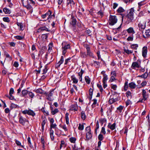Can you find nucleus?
<instances>
[{
  "label": "nucleus",
  "instance_id": "obj_22",
  "mask_svg": "<svg viewBox=\"0 0 150 150\" xmlns=\"http://www.w3.org/2000/svg\"><path fill=\"white\" fill-rule=\"evenodd\" d=\"M50 11V10H49L45 14H43L41 15V17L43 18H45L46 17L49 16V15L50 14V13H51Z\"/></svg>",
  "mask_w": 150,
  "mask_h": 150
},
{
  "label": "nucleus",
  "instance_id": "obj_30",
  "mask_svg": "<svg viewBox=\"0 0 150 150\" xmlns=\"http://www.w3.org/2000/svg\"><path fill=\"white\" fill-rule=\"evenodd\" d=\"M75 4L73 0H67V5H70V6L71 4L74 5Z\"/></svg>",
  "mask_w": 150,
  "mask_h": 150
},
{
  "label": "nucleus",
  "instance_id": "obj_16",
  "mask_svg": "<svg viewBox=\"0 0 150 150\" xmlns=\"http://www.w3.org/2000/svg\"><path fill=\"white\" fill-rule=\"evenodd\" d=\"M143 37L144 38H148L150 37V30L149 29L145 30L144 35H143Z\"/></svg>",
  "mask_w": 150,
  "mask_h": 150
},
{
  "label": "nucleus",
  "instance_id": "obj_19",
  "mask_svg": "<svg viewBox=\"0 0 150 150\" xmlns=\"http://www.w3.org/2000/svg\"><path fill=\"white\" fill-rule=\"evenodd\" d=\"M54 132L53 130L51 129L50 130V134L52 141H53L54 140Z\"/></svg>",
  "mask_w": 150,
  "mask_h": 150
},
{
  "label": "nucleus",
  "instance_id": "obj_58",
  "mask_svg": "<svg viewBox=\"0 0 150 150\" xmlns=\"http://www.w3.org/2000/svg\"><path fill=\"white\" fill-rule=\"evenodd\" d=\"M123 109V106L121 105H120L119 107L117 108V110L119 111L120 112H121L122 111V110Z\"/></svg>",
  "mask_w": 150,
  "mask_h": 150
},
{
  "label": "nucleus",
  "instance_id": "obj_41",
  "mask_svg": "<svg viewBox=\"0 0 150 150\" xmlns=\"http://www.w3.org/2000/svg\"><path fill=\"white\" fill-rule=\"evenodd\" d=\"M81 118L83 120H85L86 118V116L84 111L81 112Z\"/></svg>",
  "mask_w": 150,
  "mask_h": 150
},
{
  "label": "nucleus",
  "instance_id": "obj_1",
  "mask_svg": "<svg viewBox=\"0 0 150 150\" xmlns=\"http://www.w3.org/2000/svg\"><path fill=\"white\" fill-rule=\"evenodd\" d=\"M134 10L133 8H132L127 11V15L126 16L127 18L126 23H129L133 21L134 16Z\"/></svg>",
  "mask_w": 150,
  "mask_h": 150
},
{
  "label": "nucleus",
  "instance_id": "obj_37",
  "mask_svg": "<svg viewBox=\"0 0 150 150\" xmlns=\"http://www.w3.org/2000/svg\"><path fill=\"white\" fill-rule=\"evenodd\" d=\"M27 3L29 4H31L33 5H34L35 4V1L33 0H27Z\"/></svg>",
  "mask_w": 150,
  "mask_h": 150
},
{
  "label": "nucleus",
  "instance_id": "obj_26",
  "mask_svg": "<svg viewBox=\"0 0 150 150\" xmlns=\"http://www.w3.org/2000/svg\"><path fill=\"white\" fill-rule=\"evenodd\" d=\"M148 76V73L147 72H146L144 74L141 75H139L138 76V77H142L144 79L146 78Z\"/></svg>",
  "mask_w": 150,
  "mask_h": 150
},
{
  "label": "nucleus",
  "instance_id": "obj_47",
  "mask_svg": "<svg viewBox=\"0 0 150 150\" xmlns=\"http://www.w3.org/2000/svg\"><path fill=\"white\" fill-rule=\"evenodd\" d=\"M104 138V137L102 134H100L98 136V139L99 141H101L103 140Z\"/></svg>",
  "mask_w": 150,
  "mask_h": 150
},
{
  "label": "nucleus",
  "instance_id": "obj_33",
  "mask_svg": "<svg viewBox=\"0 0 150 150\" xmlns=\"http://www.w3.org/2000/svg\"><path fill=\"white\" fill-rule=\"evenodd\" d=\"M69 115V114L68 113H66L65 115L66 122L67 124H68L69 123V118L68 117Z\"/></svg>",
  "mask_w": 150,
  "mask_h": 150
},
{
  "label": "nucleus",
  "instance_id": "obj_59",
  "mask_svg": "<svg viewBox=\"0 0 150 150\" xmlns=\"http://www.w3.org/2000/svg\"><path fill=\"white\" fill-rule=\"evenodd\" d=\"M110 86L112 89L114 90H116L117 88V86L116 85H114L112 84Z\"/></svg>",
  "mask_w": 150,
  "mask_h": 150
},
{
  "label": "nucleus",
  "instance_id": "obj_10",
  "mask_svg": "<svg viewBox=\"0 0 150 150\" xmlns=\"http://www.w3.org/2000/svg\"><path fill=\"white\" fill-rule=\"evenodd\" d=\"M142 95L143 98V99H144V101L146 100L149 98V94L146 93V90L143 89L142 90Z\"/></svg>",
  "mask_w": 150,
  "mask_h": 150
},
{
  "label": "nucleus",
  "instance_id": "obj_56",
  "mask_svg": "<svg viewBox=\"0 0 150 150\" xmlns=\"http://www.w3.org/2000/svg\"><path fill=\"white\" fill-rule=\"evenodd\" d=\"M6 96L9 98L10 100H13L14 99V97L12 95H9V96L8 95H6Z\"/></svg>",
  "mask_w": 150,
  "mask_h": 150
},
{
  "label": "nucleus",
  "instance_id": "obj_18",
  "mask_svg": "<svg viewBox=\"0 0 150 150\" xmlns=\"http://www.w3.org/2000/svg\"><path fill=\"white\" fill-rule=\"evenodd\" d=\"M64 61V58L63 56H62L61 57L60 61L58 62L57 64V67H59L60 66V65L62 64L63 62Z\"/></svg>",
  "mask_w": 150,
  "mask_h": 150
},
{
  "label": "nucleus",
  "instance_id": "obj_9",
  "mask_svg": "<svg viewBox=\"0 0 150 150\" xmlns=\"http://www.w3.org/2000/svg\"><path fill=\"white\" fill-rule=\"evenodd\" d=\"M85 47L86 50V51L87 52V55L89 56L94 58V57L93 56V53L91 51H90V48L89 46L86 45L85 46Z\"/></svg>",
  "mask_w": 150,
  "mask_h": 150
},
{
  "label": "nucleus",
  "instance_id": "obj_61",
  "mask_svg": "<svg viewBox=\"0 0 150 150\" xmlns=\"http://www.w3.org/2000/svg\"><path fill=\"white\" fill-rule=\"evenodd\" d=\"M77 15L79 18H81L83 17L82 13L79 11H78L77 13Z\"/></svg>",
  "mask_w": 150,
  "mask_h": 150
},
{
  "label": "nucleus",
  "instance_id": "obj_39",
  "mask_svg": "<svg viewBox=\"0 0 150 150\" xmlns=\"http://www.w3.org/2000/svg\"><path fill=\"white\" fill-rule=\"evenodd\" d=\"M15 141L17 145L20 146L22 147H23V146L21 144V143L20 141L16 139H15Z\"/></svg>",
  "mask_w": 150,
  "mask_h": 150
},
{
  "label": "nucleus",
  "instance_id": "obj_13",
  "mask_svg": "<svg viewBox=\"0 0 150 150\" xmlns=\"http://www.w3.org/2000/svg\"><path fill=\"white\" fill-rule=\"evenodd\" d=\"M78 109V107L77 104H74L71 105L70 110L71 111H76Z\"/></svg>",
  "mask_w": 150,
  "mask_h": 150
},
{
  "label": "nucleus",
  "instance_id": "obj_7",
  "mask_svg": "<svg viewBox=\"0 0 150 150\" xmlns=\"http://www.w3.org/2000/svg\"><path fill=\"white\" fill-rule=\"evenodd\" d=\"M137 61L138 62H135L132 63L131 67L133 69H135L136 67L139 68L141 67L140 64L138 63L139 62V63L141 62L140 60L138 59Z\"/></svg>",
  "mask_w": 150,
  "mask_h": 150
},
{
  "label": "nucleus",
  "instance_id": "obj_57",
  "mask_svg": "<svg viewBox=\"0 0 150 150\" xmlns=\"http://www.w3.org/2000/svg\"><path fill=\"white\" fill-rule=\"evenodd\" d=\"M80 55L82 58H85L87 56V55L86 54L85 52H81Z\"/></svg>",
  "mask_w": 150,
  "mask_h": 150
},
{
  "label": "nucleus",
  "instance_id": "obj_62",
  "mask_svg": "<svg viewBox=\"0 0 150 150\" xmlns=\"http://www.w3.org/2000/svg\"><path fill=\"white\" fill-rule=\"evenodd\" d=\"M57 126V125L56 124H52L50 125V129H52V128H55Z\"/></svg>",
  "mask_w": 150,
  "mask_h": 150
},
{
  "label": "nucleus",
  "instance_id": "obj_55",
  "mask_svg": "<svg viewBox=\"0 0 150 150\" xmlns=\"http://www.w3.org/2000/svg\"><path fill=\"white\" fill-rule=\"evenodd\" d=\"M46 123V121L45 120H43L41 123L42 129L44 130V126Z\"/></svg>",
  "mask_w": 150,
  "mask_h": 150
},
{
  "label": "nucleus",
  "instance_id": "obj_6",
  "mask_svg": "<svg viewBox=\"0 0 150 150\" xmlns=\"http://www.w3.org/2000/svg\"><path fill=\"white\" fill-rule=\"evenodd\" d=\"M53 91H50L49 92L47 93L46 92L45 93V95L47 97V99L48 100L52 101L53 100L52 96L53 95Z\"/></svg>",
  "mask_w": 150,
  "mask_h": 150
},
{
  "label": "nucleus",
  "instance_id": "obj_60",
  "mask_svg": "<svg viewBox=\"0 0 150 150\" xmlns=\"http://www.w3.org/2000/svg\"><path fill=\"white\" fill-rule=\"evenodd\" d=\"M24 38L23 37L20 35H17L15 36V38L18 40H22Z\"/></svg>",
  "mask_w": 150,
  "mask_h": 150
},
{
  "label": "nucleus",
  "instance_id": "obj_20",
  "mask_svg": "<svg viewBox=\"0 0 150 150\" xmlns=\"http://www.w3.org/2000/svg\"><path fill=\"white\" fill-rule=\"evenodd\" d=\"M71 78L74 83H77L78 82V79H76L74 75L71 76Z\"/></svg>",
  "mask_w": 150,
  "mask_h": 150
},
{
  "label": "nucleus",
  "instance_id": "obj_51",
  "mask_svg": "<svg viewBox=\"0 0 150 150\" xmlns=\"http://www.w3.org/2000/svg\"><path fill=\"white\" fill-rule=\"evenodd\" d=\"M78 128L79 130H83L84 128L83 125L81 124H79V126L78 127Z\"/></svg>",
  "mask_w": 150,
  "mask_h": 150
},
{
  "label": "nucleus",
  "instance_id": "obj_31",
  "mask_svg": "<svg viewBox=\"0 0 150 150\" xmlns=\"http://www.w3.org/2000/svg\"><path fill=\"white\" fill-rule=\"evenodd\" d=\"M17 24L20 27V30H24L23 23H17Z\"/></svg>",
  "mask_w": 150,
  "mask_h": 150
},
{
  "label": "nucleus",
  "instance_id": "obj_4",
  "mask_svg": "<svg viewBox=\"0 0 150 150\" xmlns=\"http://www.w3.org/2000/svg\"><path fill=\"white\" fill-rule=\"evenodd\" d=\"M22 113L24 114H28L29 115L34 117L35 115V113L31 109L25 110L22 111Z\"/></svg>",
  "mask_w": 150,
  "mask_h": 150
},
{
  "label": "nucleus",
  "instance_id": "obj_21",
  "mask_svg": "<svg viewBox=\"0 0 150 150\" xmlns=\"http://www.w3.org/2000/svg\"><path fill=\"white\" fill-rule=\"evenodd\" d=\"M34 91H35L36 93H39L40 94H45V91L43 90L41 88H39L38 89L36 90H35Z\"/></svg>",
  "mask_w": 150,
  "mask_h": 150
},
{
  "label": "nucleus",
  "instance_id": "obj_36",
  "mask_svg": "<svg viewBox=\"0 0 150 150\" xmlns=\"http://www.w3.org/2000/svg\"><path fill=\"white\" fill-rule=\"evenodd\" d=\"M24 6L25 8H26L28 10H30L31 11H32L33 9L32 6H31L30 4H27V5L25 6Z\"/></svg>",
  "mask_w": 150,
  "mask_h": 150
},
{
  "label": "nucleus",
  "instance_id": "obj_25",
  "mask_svg": "<svg viewBox=\"0 0 150 150\" xmlns=\"http://www.w3.org/2000/svg\"><path fill=\"white\" fill-rule=\"evenodd\" d=\"M3 11L6 14H9L11 13V11L6 8H4L3 9Z\"/></svg>",
  "mask_w": 150,
  "mask_h": 150
},
{
  "label": "nucleus",
  "instance_id": "obj_63",
  "mask_svg": "<svg viewBox=\"0 0 150 150\" xmlns=\"http://www.w3.org/2000/svg\"><path fill=\"white\" fill-rule=\"evenodd\" d=\"M131 101L129 100H128L126 102V106H128L129 105L131 104Z\"/></svg>",
  "mask_w": 150,
  "mask_h": 150
},
{
  "label": "nucleus",
  "instance_id": "obj_54",
  "mask_svg": "<svg viewBox=\"0 0 150 150\" xmlns=\"http://www.w3.org/2000/svg\"><path fill=\"white\" fill-rule=\"evenodd\" d=\"M126 96L127 97L129 98V97H131L132 95L130 91H127L126 93Z\"/></svg>",
  "mask_w": 150,
  "mask_h": 150
},
{
  "label": "nucleus",
  "instance_id": "obj_23",
  "mask_svg": "<svg viewBox=\"0 0 150 150\" xmlns=\"http://www.w3.org/2000/svg\"><path fill=\"white\" fill-rule=\"evenodd\" d=\"M92 137V134L91 132H86V137L87 140H88L91 138Z\"/></svg>",
  "mask_w": 150,
  "mask_h": 150
},
{
  "label": "nucleus",
  "instance_id": "obj_32",
  "mask_svg": "<svg viewBox=\"0 0 150 150\" xmlns=\"http://www.w3.org/2000/svg\"><path fill=\"white\" fill-rule=\"evenodd\" d=\"M99 120L101 124L102 125L104 123H106L107 122L106 119L105 118H100Z\"/></svg>",
  "mask_w": 150,
  "mask_h": 150
},
{
  "label": "nucleus",
  "instance_id": "obj_40",
  "mask_svg": "<svg viewBox=\"0 0 150 150\" xmlns=\"http://www.w3.org/2000/svg\"><path fill=\"white\" fill-rule=\"evenodd\" d=\"M59 110L57 108H55L54 110H53L52 111H51V112L52 114V115H54L56 113L58 112Z\"/></svg>",
  "mask_w": 150,
  "mask_h": 150
},
{
  "label": "nucleus",
  "instance_id": "obj_2",
  "mask_svg": "<svg viewBox=\"0 0 150 150\" xmlns=\"http://www.w3.org/2000/svg\"><path fill=\"white\" fill-rule=\"evenodd\" d=\"M117 21V17L115 16L110 15L109 19V23L110 25H113L116 24Z\"/></svg>",
  "mask_w": 150,
  "mask_h": 150
},
{
  "label": "nucleus",
  "instance_id": "obj_3",
  "mask_svg": "<svg viewBox=\"0 0 150 150\" xmlns=\"http://www.w3.org/2000/svg\"><path fill=\"white\" fill-rule=\"evenodd\" d=\"M62 45V54L64 55L67 52V50L70 48V46L69 44L65 42H63Z\"/></svg>",
  "mask_w": 150,
  "mask_h": 150
},
{
  "label": "nucleus",
  "instance_id": "obj_24",
  "mask_svg": "<svg viewBox=\"0 0 150 150\" xmlns=\"http://www.w3.org/2000/svg\"><path fill=\"white\" fill-rule=\"evenodd\" d=\"M129 86L131 88L134 89L136 87V85L134 82H131L129 83Z\"/></svg>",
  "mask_w": 150,
  "mask_h": 150
},
{
  "label": "nucleus",
  "instance_id": "obj_43",
  "mask_svg": "<svg viewBox=\"0 0 150 150\" xmlns=\"http://www.w3.org/2000/svg\"><path fill=\"white\" fill-rule=\"evenodd\" d=\"M28 94L29 96L32 98H33L35 96L34 94L31 92L28 91Z\"/></svg>",
  "mask_w": 150,
  "mask_h": 150
},
{
  "label": "nucleus",
  "instance_id": "obj_64",
  "mask_svg": "<svg viewBox=\"0 0 150 150\" xmlns=\"http://www.w3.org/2000/svg\"><path fill=\"white\" fill-rule=\"evenodd\" d=\"M14 92V89L13 88H11L10 89L9 94V95H12Z\"/></svg>",
  "mask_w": 150,
  "mask_h": 150
},
{
  "label": "nucleus",
  "instance_id": "obj_34",
  "mask_svg": "<svg viewBox=\"0 0 150 150\" xmlns=\"http://www.w3.org/2000/svg\"><path fill=\"white\" fill-rule=\"evenodd\" d=\"M85 80L87 84H89L90 82V79L88 76H86L85 77Z\"/></svg>",
  "mask_w": 150,
  "mask_h": 150
},
{
  "label": "nucleus",
  "instance_id": "obj_50",
  "mask_svg": "<svg viewBox=\"0 0 150 150\" xmlns=\"http://www.w3.org/2000/svg\"><path fill=\"white\" fill-rule=\"evenodd\" d=\"M134 36L133 35L129 36L127 38V40L128 41H132L133 40Z\"/></svg>",
  "mask_w": 150,
  "mask_h": 150
},
{
  "label": "nucleus",
  "instance_id": "obj_27",
  "mask_svg": "<svg viewBox=\"0 0 150 150\" xmlns=\"http://www.w3.org/2000/svg\"><path fill=\"white\" fill-rule=\"evenodd\" d=\"M128 87H129V85H128V82L127 81H125V83L124 86V91H127V90Z\"/></svg>",
  "mask_w": 150,
  "mask_h": 150
},
{
  "label": "nucleus",
  "instance_id": "obj_49",
  "mask_svg": "<svg viewBox=\"0 0 150 150\" xmlns=\"http://www.w3.org/2000/svg\"><path fill=\"white\" fill-rule=\"evenodd\" d=\"M108 79V76L107 75H104L103 76V82H106Z\"/></svg>",
  "mask_w": 150,
  "mask_h": 150
},
{
  "label": "nucleus",
  "instance_id": "obj_12",
  "mask_svg": "<svg viewBox=\"0 0 150 150\" xmlns=\"http://www.w3.org/2000/svg\"><path fill=\"white\" fill-rule=\"evenodd\" d=\"M138 26L139 28V30H142L144 29L146 27L145 24L140 21L138 24Z\"/></svg>",
  "mask_w": 150,
  "mask_h": 150
},
{
  "label": "nucleus",
  "instance_id": "obj_45",
  "mask_svg": "<svg viewBox=\"0 0 150 150\" xmlns=\"http://www.w3.org/2000/svg\"><path fill=\"white\" fill-rule=\"evenodd\" d=\"M41 111L43 112L45 115H49L48 112L47 111H45V109L42 108L41 109Z\"/></svg>",
  "mask_w": 150,
  "mask_h": 150
},
{
  "label": "nucleus",
  "instance_id": "obj_28",
  "mask_svg": "<svg viewBox=\"0 0 150 150\" xmlns=\"http://www.w3.org/2000/svg\"><path fill=\"white\" fill-rule=\"evenodd\" d=\"M124 50L125 52L127 54H129L132 53L133 52V51L132 50H128L127 49H124Z\"/></svg>",
  "mask_w": 150,
  "mask_h": 150
},
{
  "label": "nucleus",
  "instance_id": "obj_11",
  "mask_svg": "<svg viewBox=\"0 0 150 150\" xmlns=\"http://www.w3.org/2000/svg\"><path fill=\"white\" fill-rule=\"evenodd\" d=\"M43 31L49 32L50 31V30L46 28V26H43L40 27V28L38 29L37 30V32L39 33Z\"/></svg>",
  "mask_w": 150,
  "mask_h": 150
},
{
  "label": "nucleus",
  "instance_id": "obj_5",
  "mask_svg": "<svg viewBox=\"0 0 150 150\" xmlns=\"http://www.w3.org/2000/svg\"><path fill=\"white\" fill-rule=\"evenodd\" d=\"M76 22L77 20L76 17L72 15H71L70 20V24L72 26V27H75L76 25Z\"/></svg>",
  "mask_w": 150,
  "mask_h": 150
},
{
  "label": "nucleus",
  "instance_id": "obj_44",
  "mask_svg": "<svg viewBox=\"0 0 150 150\" xmlns=\"http://www.w3.org/2000/svg\"><path fill=\"white\" fill-rule=\"evenodd\" d=\"M65 145L64 142V141L62 140L61 142V144L60 146V149H61L62 147H65Z\"/></svg>",
  "mask_w": 150,
  "mask_h": 150
},
{
  "label": "nucleus",
  "instance_id": "obj_8",
  "mask_svg": "<svg viewBox=\"0 0 150 150\" xmlns=\"http://www.w3.org/2000/svg\"><path fill=\"white\" fill-rule=\"evenodd\" d=\"M19 122L20 124L24 125L25 123L26 122H28V121L25 118L23 117L22 116H21L19 117Z\"/></svg>",
  "mask_w": 150,
  "mask_h": 150
},
{
  "label": "nucleus",
  "instance_id": "obj_29",
  "mask_svg": "<svg viewBox=\"0 0 150 150\" xmlns=\"http://www.w3.org/2000/svg\"><path fill=\"white\" fill-rule=\"evenodd\" d=\"M138 47V45L137 44H132L131 45L130 47L134 50H137Z\"/></svg>",
  "mask_w": 150,
  "mask_h": 150
},
{
  "label": "nucleus",
  "instance_id": "obj_48",
  "mask_svg": "<svg viewBox=\"0 0 150 150\" xmlns=\"http://www.w3.org/2000/svg\"><path fill=\"white\" fill-rule=\"evenodd\" d=\"M76 139L75 137H71L69 138V141L72 143H75L76 141Z\"/></svg>",
  "mask_w": 150,
  "mask_h": 150
},
{
  "label": "nucleus",
  "instance_id": "obj_53",
  "mask_svg": "<svg viewBox=\"0 0 150 150\" xmlns=\"http://www.w3.org/2000/svg\"><path fill=\"white\" fill-rule=\"evenodd\" d=\"M105 125L106 124H105L104 125V126H105ZM101 133H103L104 134H106V132L105 131V128L104 127H102L101 131Z\"/></svg>",
  "mask_w": 150,
  "mask_h": 150
},
{
  "label": "nucleus",
  "instance_id": "obj_35",
  "mask_svg": "<svg viewBox=\"0 0 150 150\" xmlns=\"http://www.w3.org/2000/svg\"><path fill=\"white\" fill-rule=\"evenodd\" d=\"M28 91L26 90H24L22 91L21 93L22 95V96H25L28 94Z\"/></svg>",
  "mask_w": 150,
  "mask_h": 150
},
{
  "label": "nucleus",
  "instance_id": "obj_46",
  "mask_svg": "<svg viewBox=\"0 0 150 150\" xmlns=\"http://www.w3.org/2000/svg\"><path fill=\"white\" fill-rule=\"evenodd\" d=\"M84 72V71L82 69H81L80 71L78 73V75L79 76V77H82V75Z\"/></svg>",
  "mask_w": 150,
  "mask_h": 150
},
{
  "label": "nucleus",
  "instance_id": "obj_52",
  "mask_svg": "<svg viewBox=\"0 0 150 150\" xmlns=\"http://www.w3.org/2000/svg\"><path fill=\"white\" fill-rule=\"evenodd\" d=\"M3 20L4 21L7 22H9L10 20L9 18L8 17H4L3 18Z\"/></svg>",
  "mask_w": 150,
  "mask_h": 150
},
{
  "label": "nucleus",
  "instance_id": "obj_15",
  "mask_svg": "<svg viewBox=\"0 0 150 150\" xmlns=\"http://www.w3.org/2000/svg\"><path fill=\"white\" fill-rule=\"evenodd\" d=\"M116 125V124L115 122L112 124H111L110 123H109L108 124V127L110 129L112 130H113L115 129Z\"/></svg>",
  "mask_w": 150,
  "mask_h": 150
},
{
  "label": "nucleus",
  "instance_id": "obj_38",
  "mask_svg": "<svg viewBox=\"0 0 150 150\" xmlns=\"http://www.w3.org/2000/svg\"><path fill=\"white\" fill-rule=\"evenodd\" d=\"M125 11V10L122 7H120L117 10V11L118 13H123Z\"/></svg>",
  "mask_w": 150,
  "mask_h": 150
},
{
  "label": "nucleus",
  "instance_id": "obj_14",
  "mask_svg": "<svg viewBox=\"0 0 150 150\" xmlns=\"http://www.w3.org/2000/svg\"><path fill=\"white\" fill-rule=\"evenodd\" d=\"M147 52V47H144L143 48L142 50V55L145 58L146 57Z\"/></svg>",
  "mask_w": 150,
  "mask_h": 150
},
{
  "label": "nucleus",
  "instance_id": "obj_42",
  "mask_svg": "<svg viewBox=\"0 0 150 150\" xmlns=\"http://www.w3.org/2000/svg\"><path fill=\"white\" fill-rule=\"evenodd\" d=\"M27 141L28 142V144L29 145L30 147L32 148L33 147V146L32 145V144L31 142L30 141V137H28L27 139Z\"/></svg>",
  "mask_w": 150,
  "mask_h": 150
},
{
  "label": "nucleus",
  "instance_id": "obj_17",
  "mask_svg": "<svg viewBox=\"0 0 150 150\" xmlns=\"http://www.w3.org/2000/svg\"><path fill=\"white\" fill-rule=\"evenodd\" d=\"M126 31L128 33H132L133 34L135 33L133 28L132 27H130L127 29Z\"/></svg>",
  "mask_w": 150,
  "mask_h": 150
}]
</instances>
